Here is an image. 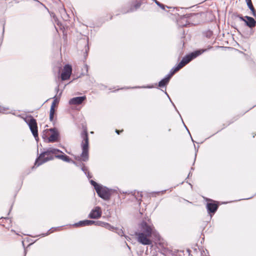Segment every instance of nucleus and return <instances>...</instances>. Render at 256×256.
<instances>
[{
  "label": "nucleus",
  "instance_id": "obj_1",
  "mask_svg": "<svg viewBox=\"0 0 256 256\" xmlns=\"http://www.w3.org/2000/svg\"><path fill=\"white\" fill-rule=\"evenodd\" d=\"M139 232H136L137 240L143 245H152L155 241L160 240V236L153 224L143 220L139 224Z\"/></svg>",
  "mask_w": 256,
  "mask_h": 256
},
{
  "label": "nucleus",
  "instance_id": "obj_2",
  "mask_svg": "<svg viewBox=\"0 0 256 256\" xmlns=\"http://www.w3.org/2000/svg\"><path fill=\"white\" fill-rule=\"evenodd\" d=\"M58 152H63L56 148H49L46 151L42 152L38 157L36 158L35 165L40 166L44 163L47 162L48 160L54 159L53 154H56Z\"/></svg>",
  "mask_w": 256,
  "mask_h": 256
},
{
  "label": "nucleus",
  "instance_id": "obj_3",
  "mask_svg": "<svg viewBox=\"0 0 256 256\" xmlns=\"http://www.w3.org/2000/svg\"><path fill=\"white\" fill-rule=\"evenodd\" d=\"M83 140L81 144L82 152L80 155V158L82 161H87L88 159V138L86 130H84L81 134Z\"/></svg>",
  "mask_w": 256,
  "mask_h": 256
},
{
  "label": "nucleus",
  "instance_id": "obj_4",
  "mask_svg": "<svg viewBox=\"0 0 256 256\" xmlns=\"http://www.w3.org/2000/svg\"><path fill=\"white\" fill-rule=\"evenodd\" d=\"M24 120L28 126L35 139L37 140V138H38V130L36 120L32 116H28L24 118Z\"/></svg>",
  "mask_w": 256,
  "mask_h": 256
},
{
  "label": "nucleus",
  "instance_id": "obj_5",
  "mask_svg": "<svg viewBox=\"0 0 256 256\" xmlns=\"http://www.w3.org/2000/svg\"><path fill=\"white\" fill-rule=\"evenodd\" d=\"M96 191L98 196L104 200H108L110 197V190L106 186L100 185L96 188Z\"/></svg>",
  "mask_w": 256,
  "mask_h": 256
},
{
  "label": "nucleus",
  "instance_id": "obj_6",
  "mask_svg": "<svg viewBox=\"0 0 256 256\" xmlns=\"http://www.w3.org/2000/svg\"><path fill=\"white\" fill-rule=\"evenodd\" d=\"M206 50H202V52H201L200 50H197L191 53L190 54L186 55V56L182 58V61L180 62V64H182V66L183 67L186 64H188L192 60L196 58V56L202 54V52H204Z\"/></svg>",
  "mask_w": 256,
  "mask_h": 256
},
{
  "label": "nucleus",
  "instance_id": "obj_7",
  "mask_svg": "<svg viewBox=\"0 0 256 256\" xmlns=\"http://www.w3.org/2000/svg\"><path fill=\"white\" fill-rule=\"evenodd\" d=\"M44 132H51V134L48 138V142H53L58 140L59 137V132L56 128H54L50 129H46L44 131Z\"/></svg>",
  "mask_w": 256,
  "mask_h": 256
},
{
  "label": "nucleus",
  "instance_id": "obj_8",
  "mask_svg": "<svg viewBox=\"0 0 256 256\" xmlns=\"http://www.w3.org/2000/svg\"><path fill=\"white\" fill-rule=\"evenodd\" d=\"M102 210L100 206H96L92 210L88 216V218L92 219H98L101 217Z\"/></svg>",
  "mask_w": 256,
  "mask_h": 256
},
{
  "label": "nucleus",
  "instance_id": "obj_9",
  "mask_svg": "<svg viewBox=\"0 0 256 256\" xmlns=\"http://www.w3.org/2000/svg\"><path fill=\"white\" fill-rule=\"evenodd\" d=\"M72 72V66L69 64H66L64 68L63 72L61 74V78L62 80L68 79L70 76Z\"/></svg>",
  "mask_w": 256,
  "mask_h": 256
},
{
  "label": "nucleus",
  "instance_id": "obj_10",
  "mask_svg": "<svg viewBox=\"0 0 256 256\" xmlns=\"http://www.w3.org/2000/svg\"><path fill=\"white\" fill-rule=\"evenodd\" d=\"M86 99V96L73 98L70 100L69 104L70 105H78L82 103Z\"/></svg>",
  "mask_w": 256,
  "mask_h": 256
},
{
  "label": "nucleus",
  "instance_id": "obj_11",
  "mask_svg": "<svg viewBox=\"0 0 256 256\" xmlns=\"http://www.w3.org/2000/svg\"><path fill=\"white\" fill-rule=\"evenodd\" d=\"M218 208V204L212 202L206 204V208L208 212L214 213Z\"/></svg>",
  "mask_w": 256,
  "mask_h": 256
},
{
  "label": "nucleus",
  "instance_id": "obj_12",
  "mask_svg": "<svg viewBox=\"0 0 256 256\" xmlns=\"http://www.w3.org/2000/svg\"><path fill=\"white\" fill-rule=\"evenodd\" d=\"M249 19V20L245 21L246 24L250 28H254L256 25V21L252 18Z\"/></svg>",
  "mask_w": 256,
  "mask_h": 256
},
{
  "label": "nucleus",
  "instance_id": "obj_13",
  "mask_svg": "<svg viewBox=\"0 0 256 256\" xmlns=\"http://www.w3.org/2000/svg\"><path fill=\"white\" fill-rule=\"evenodd\" d=\"M55 156L56 158L60 159L64 162H70L71 161H72L71 159L66 154L56 155Z\"/></svg>",
  "mask_w": 256,
  "mask_h": 256
},
{
  "label": "nucleus",
  "instance_id": "obj_14",
  "mask_svg": "<svg viewBox=\"0 0 256 256\" xmlns=\"http://www.w3.org/2000/svg\"><path fill=\"white\" fill-rule=\"evenodd\" d=\"M170 78L167 76L162 80L158 83V86L160 87H162L166 86L169 82Z\"/></svg>",
  "mask_w": 256,
  "mask_h": 256
},
{
  "label": "nucleus",
  "instance_id": "obj_15",
  "mask_svg": "<svg viewBox=\"0 0 256 256\" xmlns=\"http://www.w3.org/2000/svg\"><path fill=\"white\" fill-rule=\"evenodd\" d=\"M88 220H84L80 221L79 222L76 223L74 226H89L88 225Z\"/></svg>",
  "mask_w": 256,
  "mask_h": 256
},
{
  "label": "nucleus",
  "instance_id": "obj_16",
  "mask_svg": "<svg viewBox=\"0 0 256 256\" xmlns=\"http://www.w3.org/2000/svg\"><path fill=\"white\" fill-rule=\"evenodd\" d=\"M54 112H55V110H54V106H51L50 109V120L51 122L53 121Z\"/></svg>",
  "mask_w": 256,
  "mask_h": 256
},
{
  "label": "nucleus",
  "instance_id": "obj_17",
  "mask_svg": "<svg viewBox=\"0 0 256 256\" xmlns=\"http://www.w3.org/2000/svg\"><path fill=\"white\" fill-rule=\"evenodd\" d=\"M104 228L112 231H114V230L115 229V228L107 222H106Z\"/></svg>",
  "mask_w": 256,
  "mask_h": 256
},
{
  "label": "nucleus",
  "instance_id": "obj_18",
  "mask_svg": "<svg viewBox=\"0 0 256 256\" xmlns=\"http://www.w3.org/2000/svg\"><path fill=\"white\" fill-rule=\"evenodd\" d=\"M58 228H59V227H58V228H52L49 230L48 232H46V234H42V236H47L48 234H50V233L54 231V230H58Z\"/></svg>",
  "mask_w": 256,
  "mask_h": 256
},
{
  "label": "nucleus",
  "instance_id": "obj_19",
  "mask_svg": "<svg viewBox=\"0 0 256 256\" xmlns=\"http://www.w3.org/2000/svg\"><path fill=\"white\" fill-rule=\"evenodd\" d=\"M114 231L116 232L119 236H123L124 232L122 229L115 228Z\"/></svg>",
  "mask_w": 256,
  "mask_h": 256
},
{
  "label": "nucleus",
  "instance_id": "obj_20",
  "mask_svg": "<svg viewBox=\"0 0 256 256\" xmlns=\"http://www.w3.org/2000/svg\"><path fill=\"white\" fill-rule=\"evenodd\" d=\"M90 183L91 184L92 186H94V188L96 190V188H98L100 186V185L98 184L96 182H94L93 180H90Z\"/></svg>",
  "mask_w": 256,
  "mask_h": 256
},
{
  "label": "nucleus",
  "instance_id": "obj_21",
  "mask_svg": "<svg viewBox=\"0 0 256 256\" xmlns=\"http://www.w3.org/2000/svg\"><path fill=\"white\" fill-rule=\"evenodd\" d=\"M106 224V222H104L102 221L98 220L96 222V226H100L102 227H104Z\"/></svg>",
  "mask_w": 256,
  "mask_h": 256
},
{
  "label": "nucleus",
  "instance_id": "obj_22",
  "mask_svg": "<svg viewBox=\"0 0 256 256\" xmlns=\"http://www.w3.org/2000/svg\"><path fill=\"white\" fill-rule=\"evenodd\" d=\"M53 98H54V100H53V102H52L51 106H54V108L56 104L58 102V98H56V96H55Z\"/></svg>",
  "mask_w": 256,
  "mask_h": 256
},
{
  "label": "nucleus",
  "instance_id": "obj_23",
  "mask_svg": "<svg viewBox=\"0 0 256 256\" xmlns=\"http://www.w3.org/2000/svg\"><path fill=\"white\" fill-rule=\"evenodd\" d=\"M182 64L179 63L176 66H174L172 68L176 72L178 70H179L181 68H182Z\"/></svg>",
  "mask_w": 256,
  "mask_h": 256
},
{
  "label": "nucleus",
  "instance_id": "obj_24",
  "mask_svg": "<svg viewBox=\"0 0 256 256\" xmlns=\"http://www.w3.org/2000/svg\"><path fill=\"white\" fill-rule=\"evenodd\" d=\"M246 4H247V5H248V8L250 9V10H252V9H253L254 8V6L252 5V1L248 2H246Z\"/></svg>",
  "mask_w": 256,
  "mask_h": 256
},
{
  "label": "nucleus",
  "instance_id": "obj_25",
  "mask_svg": "<svg viewBox=\"0 0 256 256\" xmlns=\"http://www.w3.org/2000/svg\"><path fill=\"white\" fill-rule=\"evenodd\" d=\"M175 72H176L174 70L173 68H172L170 70V74H168L166 76L170 78Z\"/></svg>",
  "mask_w": 256,
  "mask_h": 256
},
{
  "label": "nucleus",
  "instance_id": "obj_26",
  "mask_svg": "<svg viewBox=\"0 0 256 256\" xmlns=\"http://www.w3.org/2000/svg\"><path fill=\"white\" fill-rule=\"evenodd\" d=\"M82 170L86 174L87 172H88V168L84 166L82 168Z\"/></svg>",
  "mask_w": 256,
  "mask_h": 256
},
{
  "label": "nucleus",
  "instance_id": "obj_27",
  "mask_svg": "<svg viewBox=\"0 0 256 256\" xmlns=\"http://www.w3.org/2000/svg\"><path fill=\"white\" fill-rule=\"evenodd\" d=\"M96 221H94V220H88V225L89 226H91L92 224H94L96 225Z\"/></svg>",
  "mask_w": 256,
  "mask_h": 256
},
{
  "label": "nucleus",
  "instance_id": "obj_28",
  "mask_svg": "<svg viewBox=\"0 0 256 256\" xmlns=\"http://www.w3.org/2000/svg\"><path fill=\"white\" fill-rule=\"evenodd\" d=\"M252 12V14L254 16H256V11L254 9V8L252 10H250Z\"/></svg>",
  "mask_w": 256,
  "mask_h": 256
},
{
  "label": "nucleus",
  "instance_id": "obj_29",
  "mask_svg": "<svg viewBox=\"0 0 256 256\" xmlns=\"http://www.w3.org/2000/svg\"><path fill=\"white\" fill-rule=\"evenodd\" d=\"M238 17L239 18H240L241 20H242V21H243V22H245V21H246V20L244 19V17H242V16H240V15L238 16Z\"/></svg>",
  "mask_w": 256,
  "mask_h": 256
},
{
  "label": "nucleus",
  "instance_id": "obj_30",
  "mask_svg": "<svg viewBox=\"0 0 256 256\" xmlns=\"http://www.w3.org/2000/svg\"><path fill=\"white\" fill-rule=\"evenodd\" d=\"M161 8L162 10H164L165 8V6L163 4H160V6H158Z\"/></svg>",
  "mask_w": 256,
  "mask_h": 256
},
{
  "label": "nucleus",
  "instance_id": "obj_31",
  "mask_svg": "<svg viewBox=\"0 0 256 256\" xmlns=\"http://www.w3.org/2000/svg\"><path fill=\"white\" fill-rule=\"evenodd\" d=\"M86 175L88 178H90L92 177V176L90 175L89 172H87V174Z\"/></svg>",
  "mask_w": 256,
  "mask_h": 256
},
{
  "label": "nucleus",
  "instance_id": "obj_32",
  "mask_svg": "<svg viewBox=\"0 0 256 256\" xmlns=\"http://www.w3.org/2000/svg\"><path fill=\"white\" fill-rule=\"evenodd\" d=\"M154 1L155 2V3L158 6H160V2L157 1L156 0H154Z\"/></svg>",
  "mask_w": 256,
  "mask_h": 256
},
{
  "label": "nucleus",
  "instance_id": "obj_33",
  "mask_svg": "<svg viewBox=\"0 0 256 256\" xmlns=\"http://www.w3.org/2000/svg\"><path fill=\"white\" fill-rule=\"evenodd\" d=\"M252 18V17L249 16H245L244 17V19H245V20H246H246H250L249 18Z\"/></svg>",
  "mask_w": 256,
  "mask_h": 256
},
{
  "label": "nucleus",
  "instance_id": "obj_34",
  "mask_svg": "<svg viewBox=\"0 0 256 256\" xmlns=\"http://www.w3.org/2000/svg\"><path fill=\"white\" fill-rule=\"evenodd\" d=\"M55 90L56 91V92L58 93V90H59V86H58L56 88H55Z\"/></svg>",
  "mask_w": 256,
  "mask_h": 256
},
{
  "label": "nucleus",
  "instance_id": "obj_35",
  "mask_svg": "<svg viewBox=\"0 0 256 256\" xmlns=\"http://www.w3.org/2000/svg\"><path fill=\"white\" fill-rule=\"evenodd\" d=\"M152 86H142L143 88H152Z\"/></svg>",
  "mask_w": 256,
  "mask_h": 256
},
{
  "label": "nucleus",
  "instance_id": "obj_36",
  "mask_svg": "<svg viewBox=\"0 0 256 256\" xmlns=\"http://www.w3.org/2000/svg\"><path fill=\"white\" fill-rule=\"evenodd\" d=\"M122 131H120L119 130H116V132L118 134H120V132H121Z\"/></svg>",
  "mask_w": 256,
  "mask_h": 256
},
{
  "label": "nucleus",
  "instance_id": "obj_37",
  "mask_svg": "<svg viewBox=\"0 0 256 256\" xmlns=\"http://www.w3.org/2000/svg\"><path fill=\"white\" fill-rule=\"evenodd\" d=\"M46 137V135L44 134H43V135H42V138H45Z\"/></svg>",
  "mask_w": 256,
  "mask_h": 256
},
{
  "label": "nucleus",
  "instance_id": "obj_38",
  "mask_svg": "<svg viewBox=\"0 0 256 256\" xmlns=\"http://www.w3.org/2000/svg\"><path fill=\"white\" fill-rule=\"evenodd\" d=\"M246 0V2H250V1H252L251 0Z\"/></svg>",
  "mask_w": 256,
  "mask_h": 256
},
{
  "label": "nucleus",
  "instance_id": "obj_39",
  "mask_svg": "<svg viewBox=\"0 0 256 256\" xmlns=\"http://www.w3.org/2000/svg\"><path fill=\"white\" fill-rule=\"evenodd\" d=\"M165 94L168 96L166 92H165Z\"/></svg>",
  "mask_w": 256,
  "mask_h": 256
},
{
  "label": "nucleus",
  "instance_id": "obj_40",
  "mask_svg": "<svg viewBox=\"0 0 256 256\" xmlns=\"http://www.w3.org/2000/svg\"><path fill=\"white\" fill-rule=\"evenodd\" d=\"M2 31H3V32H4V27L3 28Z\"/></svg>",
  "mask_w": 256,
  "mask_h": 256
},
{
  "label": "nucleus",
  "instance_id": "obj_41",
  "mask_svg": "<svg viewBox=\"0 0 256 256\" xmlns=\"http://www.w3.org/2000/svg\"><path fill=\"white\" fill-rule=\"evenodd\" d=\"M136 200H138V201L140 200V199H138V198H136Z\"/></svg>",
  "mask_w": 256,
  "mask_h": 256
},
{
  "label": "nucleus",
  "instance_id": "obj_42",
  "mask_svg": "<svg viewBox=\"0 0 256 256\" xmlns=\"http://www.w3.org/2000/svg\"><path fill=\"white\" fill-rule=\"evenodd\" d=\"M35 166H38L37 165L34 164V167H35Z\"/></svg>",
  "mask_w": 256,
  "mask_h": 256
}]
</instances>
